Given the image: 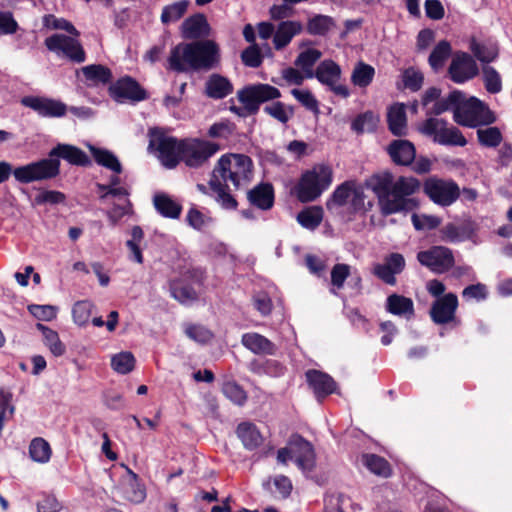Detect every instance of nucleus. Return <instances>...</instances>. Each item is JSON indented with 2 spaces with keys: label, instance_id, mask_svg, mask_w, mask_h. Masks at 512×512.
I'll return each instance as SVG.
<instances>
[{
  "label": "nucleus",
  "instance_id": "6e6552de",
  "mask_svg": "<svg viewBox=\"0 0 512 512\" xmlns=\"http://www.w3.org/2000/svg\"><path fill=\"white\" fill-rule=\"evenodd\" d=\"M239 101L243 104V113L240 108H232V110L241 115L255 114L261 103L278 99L281 92L274 86L269 84H255L250 85L237 93Z\"/></svg>",
  "mask_w": 512,
  "mask_h": 512
},
{
  "label": "nucleus",
  "instance_id": "c756f323",
  "mask_svg": "<svg viewBox=\"0 0 512 512\" xmlns=\"http://www.w3.org/2000/svg\"><path fill=\"white\" fill-rule=\"evenodd\" d=\"M469 49L482 63L494 61L499 54L498 45L491 41L478 42L476 39H471Z\"/></svg>",
  "mask_w": 512,
  "mask_h": 512
},
{
  "label": "nucleus",
  "instance_id": "7ed1b4c3",
  "mask_svg": "<svg viewBox=\"0 0 512 512\" xmlns=\"http://www.w3.org/2000/svg\"><path fill=\"white\" fill-rule=\"evenodd\" d=\"M334 172L326 163H318L304 171L293 188V193L302 203L319 198L333 182Z\"/></svg>",
  "mask_w": 512,
  "mask_h": 512
},
{
  "label": "nucleus",
  "instance_id": "423d86ee",
  "mask_svg": "<svg viewBox=\"0 0 512 512\" xmlns=\"http://www.w3.org/2000/svg\"><path fill=\"white\" fill-rule=\"evenodd\" d=\"M417 130L440 145L463 147L467 144L462 132L444 119L428 117L418 125Z\"/></svg>",
  "mask_w": 512,
  "mask_h": 512
},
{
  "label": "nucleus",
  "instance_id": "9b49d317",
  "mask_svg": "<svg viewBox=\"0 0 512 512\" xmlns=\"http://www.w3.org/2000/svg\"><path fill=\"white\" fill-rule=\"evenodd\" d=\"M365 194L363 188L354 181H346L339 185L326 202L328 210L349 206L356 211L364 207Z\"/></svg>",
  "mask_w": 512,
  "mask_h": 512
},
{
  "label": "nucleus",
  "instance_id": "6ab92c4d",
  "mask_svg": "<svg viewBox=\"0 0 512 512\" xmlns=\"http://www.w3.org/2000/svg\"><path fill=\"white\" fill-rule=\"evenodd\" d=\"M193 52L192 42L176 45L168 58L169 69L176 72L197 71Z\"/></svg>",
  "mask_w": 512,
  "mask_h": 512
},
{
  "label": "nucleus",
  "instance_id": "0e129e2a",
  "mask_svg": "<svg viewBox=\"0 0 512 512\" xmlns=\"http://www.w3.org/2000/svg\"><path fill=\"white\" fill-rule=\"evenodd\" d=\"M28 311L41 321H51L57 316V309L52 305L31 304L28 306Z\"/></svg>",
  "mask_w": 512,
  "mask_h": 512
},
{
  "label": "nucleus",
  "instance_id": "c85d7f7f",
  "mask_svg": "<svg viewBox=\"0 0 512 512\" xmlns=\"http://www.w3.org/2000/svg\"><path fill=\"white\" fill-rule=\"evenodd\" d=\"M386 310L393 315L410 318L414 314V304L410 298L392 294L386 300Z\"/></svg>",
  "mask_w": 512,
  "mask_h": 512
},
{
  "label": "nucleus",
  "instance_id": "864d4df0",
  "mask_svg": "<svg viewBox=\"0 0 512 512\" xmlns=\"http://www.w3.org/2000/svg\"><path fill=\"white\" fill-rule=\"evenodd\" d=\"M146 496L145 484L140 480L137 474L130 470V502L140 504L146 499Z\"/></svg>",
  "mask_w": 512,
  "mask_h": 512
},
{
  "label": "nucleus",
  "instance_id": "bb28decb",
  "mask_svg": "<svg viewBox=\"0 0 512 512\" xmlns=\"http://www.w3.org/2000/svg\"><path fill=\"white\" fill-rule=\"evenodd\" d=\"M389 130L396 136H402L407 131V117L405 105L401 103L393 104L387 113Z\"/></svg>",
  "mask_w": 512,
  "mask_h": 512
},
{
  "label": "nucleus",
  "instance_id": "f257e3e1",
  "mask_svg": "<svg viewBox=\"0 0 512 512\" xmlns=\"http://www.w3.org/2000/svg\"><path fill=\"white\" fill-rule=\"evenodd\" d=\"M420 187L419 180L414 177H400L393 182L392 175L385 173L374 188L381 213L387 216L417 208L419 202L410 196L419 191Z\"/></svg>",
  "mask_w": 512,
  "mask_h": 512
},
{
  "label": "nucleus",
  "instance_id": "de8ad7c7",
  "mask_svg": "<svg viewBox=\"0 0 512 512\" xmlns=\"http://www.w3.org/2000/svg\"><path fill=\"white\" fill-rule=\"evenodd\" d=\"M113 200V207L108 211L107 215L112 225L117 222L128 212V193L125 195H110L108 199ZM107 200V198L105 199Z\"/></svg>",
  "mask_w": 512,
  "mask_h": 512
},
{
  "label": "nucleus",
  "instance_id": "f704fd0d",
  "mask_svg": "<svg viewBox=\"0 0 512 512\" xmlns=\"http://www.w3.org/2000/svg\"><path fill=\"white\" fill-rule=\"evenodd\" d=\"M322 53L315 48H307L300 52L295 60V65L305 73L307 79L314 77V65L321 58Z\"/></svg>",
  "mask_w": 512,
  "mask_h": 512
},
{
  "label": "nucleus",
  "instance_id": "e2e57ef3",
  "mask_svg": "<svg viewBox=\"0 0 512 512\" xmlns=\"http://www.w3.org/2000/svg\"><path fill=\"white\" fill-rule=\"evenodd\" d=\"M222 392L226 398L238 405H242L247 398L245 391L235 382L224 383Z\"/></svg>",
  "mask_w": 512,
  "mask_h": 512
},
{
  "label": "nucleus",
  "instance_id": "39448f33",
  "mask_svg": "<svg viewBox=\"0 0 512 512\" xmlns=\"http://www.w3.org/2000/svg\"><path fill=\"white\" fill-rule=\"evenodd\" d=\"M89 151L94 159V161L110 170L113 174L110 176L109 181L107 183H97L98 188V195L101 200H104L108 198L110 195L117 196V195H125L127 194V190L123 187H117L119 184V174L122 173L123 168L116 157V155L105 149V148H99L95 147L93 145H89Z\"/></svg>",
  "mask_w": 512,
  "mask_h": 512
},
{
  "label": "nucleus",
  "instance_id": "dca6fc26",
  "mask_svg": "<svg viewBox=\"0 0 512 512\" xmlns=\"http://www.w3.org/2000/svg\"><path fill=\"white\" fill-rule=\"evenodd\" d=\"M317 80L330 87V89L338 96L347 98L350 95L347 86L340 84L341 68L332 60H325L319 64L314 72Z\"/></svg>",
  "mask_w": 512,
  "mask_h": 512
},
{
  "label": "nucleus",
  "instance_id": "4be33fe9",
  "mask_svg": "<svg viewBox=\"0 0 512 512\" xmlns=\"http://www.w3.org/2000/svg\"><path fill=\"white\" fill-rule=\"evenodd\" d=\"M294 459L302 470H311L315 463V453L312 445L300 436L291 438Z\"/></svg>",
  "mask_w": 512,
  "mask_h": 512
},
{
  "label": "nucleus",
  "instance_id": "20e7f679",
  "mask_svg": "<svg viewBox=\"0 0 512 512\" xmlns=\"http://www.w3.org/2000/svg\"><path fill=\"white\" fill-rule=\"evenodd\" d=\"M453 120L464 127L477 128L492 125L496 122L495 113L476 97H466L462 92V98L454 111Z\"/></svg>",
  "mask_w": 512,
  "mask_h": 512
},
{
  "label": "nucleus",
  "instance_id": "e433bc0d",
  "mask_svg": "<svg viewBox=\"0 0 512 512\" xmlns=\"http://www.w3.org/2000/svg\"><path fill=\"white\" fill-rule=\"evenodd\" d=\"M323 216L324 211L321 206H309L300 211L296 219L303 228L314 230L321 224Z\"/></svg>",
  "mask_w": 512,
  "mask_h": 512
},
{
  "label": "nucleus",
  "instance_id": "f3484780",
  "mask_svg": "<svg viewBox=\"0 0 512 512\" xmlns=\"http://www.w3.org/2000/svg\"><path fill=\"white\" fill-rule=\"evenodd\" d=\"M479 73L476 61L465 52L456 53L450 63L448 74L451 80L457 84H463Z\"/></svg>",
  "mask_w": 512,
  "mask_h": 512
},
{
  "label": "nucleus",
  "instance_id": "5fc2aeb1",
  "mask_svg": "<svg viewBox=\"0 0 512 512\" xmlns=\"http://www.w3.org/2000/svg\"><path fill=\"white\" fill-rule=\"evenodd\" d=\"M485 88L490 93H498L502 89V81L499 73L491 66L482 69Z\"/></svg>",
  "mask_w": 512,
  "mask_h": 512
},
{
  "label": "nucleus",
  "instance_id": "3c124183",
  "mask_svg": "<svg viewBox=\"0 0 512 512\" xmlns=\"http://www.w3.org/2000/svg\"><path fill=\"white\" fill-rule=\"evenodd\" d=\"M187 6V1H179L165 6L161 14V21L164 24H168L179 20L186 12Z\"/></svg>",
  "mask_w": 512,
  "mask_h": 512
},
{
  "label": "nucleus",
  "instance_id": "5701e85b",
  "mask_svg": "<svg viewBox=\"0 0 512 512\" xmlns=\"http://www.w3.org/2000/svg\"><path fill=\"white\" fill-rule=\"evenodd\" d=\"M303 30V25L300 21L286 20L280 22L275 30L273 36V45L276 50L285 48L295 37Z\"/></svg>",
  "mask_w": 512,
  "mask_h": 512
},
{
  "label": "nucleus",
  "instance_id": "c03bdc74",
  "mask_svg": "<svg viewBox=\"0 0 512 512\" xmlns=\"http://www.w3.org/2000/svg\"><path fill=\"white\" fill-rule=\"evenodd\" d=\"M51 452L49 443L41 437L34 438L29 445V455L35 462H48Z\"/></svg>",
  "mask_w": 512,
  "mask_h": 512
},
{
  "label": "nucleus",
  "instance_id": "2eb2a0df",
  "mask_svg": "<svg viewBox=\"0 0 512 512\" xmlns=\"http://www.w3.org/2000/svg\"><path fill=\"white\" fill-rule=\"evenodd\" d=\"M418 261L435 273H444L454 265V257L450 249L434 246L417 254Z\"/></svg>",
  "mask_w": 512,
  "mask_h": 512
},
{
  "label": "nucleus",
  "instance_id": "1a4fd4ad",
  "mask_svg": "<svg viewBox=\"0 0 512 512\" xmlns=\"http://www.w3.org/2000/svg\"><path fill=\"white\" fill-rule=\"evenodd\" d=\"M149 148L166 168H175L181 162V140L152 131Z\"/></svg>",
  "mask_w": 512,
  "mask_h": 512
},
{
  "label": "nucleus",
  "instance_id": "c9c22d12",
  "mask_svg": "<svg viewBox=\"0 0 512 512\" xmlns=\"http://www.w3.org/2000/svg\"><path fill=\"white\" fill-rule=\"evenodd\" d=\"M477 140L479 144L486 148H496L503 141V134L499 127L480 126L477 127Z\"/></svg>",
  "mask_w": 512,
  "mask_h": 512
},
{
  "label": "nucleus",
  "instance_id": "7c9ffc66",
  "mask_svg": "<svg viewBox=\"0 0 512 512\" xmlns=\"http://www.w3.org/2000/svg\"><path fill=\"white\" fill-rule=\"evenodd\" d=\"M205 89L209 97L221 99L232 92L233 86L227 78L212 74L206 81Z\"/></svg>",
  "mask_w": 512,
  "mask_h": 512
},
{
  "label": "nucleus",
  "instance_id": "aec40b11",
  "mask_svg": "<svg viewBox=\"0 0 512 512\" xmlns=\"http://www.w3.org/2000/svg\"><path fill=\"white\" fill-rule=\"evenodd\" d=\"M49 159L59 160L63 159L71 165L86 167L91 165L89 156L79 147L66 144L58 143L48 153Z\"/></svg>",
  "mask_w": 512,
  "mask_h": 512
},
{
  "label": "nucleus",
  "instance_id": "0eeeda50",
  "mask_svg": "<svg viewBox=\"0 0 512 512\" xmlns=\"http://www.w3.org/2000/svg\"><path fill=\"white\" fill-rule=\"evenodd\" d=\"M15 180L21 184L54 179L60 174V161L43 158L12 169Z\"/></svg>",
  "mask_w": 512,
  "mask_h": 512
},
{
  "label": "nucleus",
  "instance_id": "473e14b6",
  "mask_svg": "<svg viewBox=\"0 0 512 512\" xmlns=\"http://www.w3.org/2000/svg\"><path fill=\"white\" fill-rule=\"evenodd\" d=\"M236 432L237 436L247 449H255L263 442V436L258 428L252 423L244 422L239 424Z\"/></svg>",
  "mask_w": 512,
  "mask_h": 512
},
{
  "label": "nucleus",
  "instance_id": "b1692460",
  "mask_svg": "<svg viewBox=\"0 0 512 512\" xmlns=\"http://www.w3.org/2000/svg\"><path fill=\"white\" fill-rule=\"evenodd\" d=\"M181 33L185 39H198L209 35L210 25L203 14H196L184 20Z\"/></svg>",
  "mask_w": 512,
  "mask_h": 512
},
{
  "label": "nucleus",
  "instance_id": "f8f14e48",
  "mask_svg": "<svg viewBox=\"0 0 512 512\" xmlns=\"http://www.w3.org/2000/svg\"><path fill=\"white\" fill-rule=\"evenodd\" d=\"M423 191L432 202L440 206H450L460 195L459 186L453 180L435 176L424 181Z\"/></svg>",
  "mask_w": 512,
  "mask_h": 512
},
{
  "label": "nucleus",
  "instance_id": "09e8293b",
  "mask_svg": "<svg viewBox=\"0 0 512 512\" xmlns=\"http://www.w3.org/2000/svg\"><path fill=\"white\" fill-rule=\"evenodd\" d=\"M43 25L46 28L53 29V30H64L70 35L73 36H79V31L74 27V25L64 19V18H57L53 14H47L43 17Z\"/></svg>",
  "mask_w": 512,
  "mask_h": 512
},
{
  "label": "nucleus",
  "instance_id": "79ce46f5",
  "mask_svg": "<svg viewBox=\"0 0 512 512\" xmlns=\"http://www.w3.org/2000/svg\"><path fill=\"white\" fill-rule=\"evenodd\" d=\"M379 123V116L371 111L358 115L351 124V129L357 134L372 132Z\"/></svg>",
  "mask_w": 512,
  "mask_h": 512
},
{
  "label": "nucleus",
  "instance_id": "4c0bfd02",
  "mask_svg": "<svg viewBox=\"0 0 512 512\" xmlns=\"http://www.w3.org/2000/svg\"><path fill=\"white\" fill-rule=\"evenodd\" d=\"M153 202L156 210L164 217L175 219L181 213V205L166 194H156Z\"/></svg>",
  "mask_w": 512,
  "mask_h": 512
},
{
  "label": "nucleus",
  "instance_id": "680f3d73",
  "mask_svg": "<svg viewBox=\"0 0 512 512\" xmlns=\"http://www.w3.org/2000/svg\"><path fill=\"white\" fill-rule=\"evenodd\" d=\"M413 226L416 230H431L441 224V219L427 214H413L411 217Z\"/></svg>",
  "mask_w": 512,
  "mask_h": 512
},
{
  "label": "nucleus",
  "instance_id": "a211bd4d",
  "mask_svg": "<svg viewBox=\"0 0 512 512\" xmlns=\"http://www.w3.org/2000/svg\"><path fill=\"white\" fill-rule=\"evenodd\" d=\"M21 104L48 118L62 117L67 111V106L62 101L41 96H25L21 99Z\"/></svg>",
  "mask_w": 512,
  "mask_h": 512
},
{
  "label": "nucleus",
  "instance_id": "603ef678",
  "mask_svg": "<svg viewBox=\"0 0 512 512\" xmlns=\"http://www.w3.org/2000/svg\"><path fill=\"white\" fill-rule=\"evenodd\" d=\"M93 304L88 300L78 301L72 309L74 322L79 326H84L89 322L91 317Z\"/></svg>",
  "mask_w": 512,
  "mask_h": 512
},
{
  "label": "nucleus",
  "instance_id": "6e6d98bb",
  "mask_svg": "<svg viewBox=\"0 0 512 512\" xmlns=\"http://www.w3.org/2000/svg\"><path fill=\"white\" fill-rule=\"evenodd\" d=\"M172 296L183 304H189L197 299V293L190 286L174 282L171 286Z\"/></svg>",
  "mask_w": 512,
  "mask_h": 512
},
{
  "label": "nucleus",
  "instance_id": "ddd939ff",
  "mask_svg": "<svg viewBox=\"0 0 512 512\" xmlns=\"http://www.w3.org/2000/svg\"><path fill=\"white\" fill-rule=\"evenodd\" d=\"M45 46L49 51L62 53L70 61L82 63L86 55L78 40L64 34H53L45 39Z\"/></svg>",
  "mask_w": 512,
  "mask_h": 512
},
{
  "label": "nucleus",
  "instance_id": "58836bf2",
  "mask_svg": "<svg viewBox=\"0 0 512 512\" xmlns=\"http://www.w3.org/2000/svg\"><path fill=\"white\" fill-rule=\"evenodd\" d=\"M36 327L39 331L42 332L44 343L49 348L51 353L56 357L64 355L66 352V347L60 340L58 333L41 323H37Z\"/></svg>",
  "mask_w": 512,
  "mask_h": 512
},
{
  "label": "nucleus",
  "instance_id": "37998d69",
  "mask_svg": "<svg viewBox=\"0 0 512 512\" xmlns=\"http://www.w3.org/2000/svg\"><path fill=\"white\" fill-rule=\"evenodd\" d=\"M374 75L375 70L371 65L359 62L352 71L351 81L355 86L364 88L372 82Z\"/></svg>",
  "mask_w": 512,
  "mask_h": 512
},
{
  "label": "nucleus",
  "instance_id": "8fccbe9b",
  "mask_svg": "<svg viewBox=\"0 0 512 512\" xmlns=\"http://www.w3.org/2000/svg\"><path fill=\"white\" fill-rule=\"evenodd\" d=\"M210 186L211 189L216 193V201L224 209H236L237 201L230 193L226 191L225 187H223L220 182H217V180L213 178L210 181Z\"/></svg>",
  "mask_w": 512,
  "mask_h": 512
},
{
  "label": "nucleus",
  "instance_id": "9d476101",
  "mask_svg": "<svg viewBox=\"0 0 512 512\" xmlns=\"http://www.w3.org/2000/svg\"><path fill=\"white\" fill-rule=\"evenodd\" d=\"M181 149V162L188 167L198 168L219 150V145L198 138H188L181 140Z\"/></svg>",
  "mask_w": 512,
  "mask_h": 512
},
{
  "label": "nucleus",
  "instance_id": "4468645a",
  "mask_svg": "<svg viewBox=\"0 0 512 512\" xmlns=\"http://www.w3.org/2000/svg\"><path fill=\"white\" fill-rule=\"evenodd\" d=\"M197 71H208L219 66L221 50L214 40H200L192 42Z\"/></svg>",
  "mask_w": 512,
  "mask_h": 512
},
{
  "label": "nucleus",
  "instance_id": "a19ab883",
  "mask_svg": "<svg viewBox=\"0 0 512 512\" xmlns=\"http://www.w3.org/2000/svg\"><path fill=\"white\" fill-rule=\"evenodd\" d=\"M362 463L371 473L377 476L388 477L391 475L390 464L383 457L375 454H364Z\"/></svg>",
  "mask_w": 512,
  "mask_h": 512
},
{
  "label": "nucleus",
  "instance_id": "338daca9",
  "mask_svg": "<svg viewBox=\"0 0 512 512\" xmlns=\"http://www.w3.org/2000/svg\"><path fill=\"white\" fill-rule=\"evenodd\" d=\"M109 95L117 102H124L125 99H128V75L110 85Z\"/></svg>",
  "mask_w": 512,
  "mask_h": 512
},
{
  "label": "nucleus",
  "instance_id": "cd10ccee",
  "mask_svg": "<svg viewBox=\"0 0 512 512\" xmlns=\"http://www.w3.org/2000/svg\"><path fill=\"white\" fill-rule=\"evenodd\" d=\"M241 343L255 354H273L275 352L274 344L258 333H245L242 336Z\"/></svg>",
  "mask_w": 512,
  "mask_h": 512
},
{
  "label": "nucleus",
  "instance_id": "774afa93",
  "mask_svg": "<svg viewBox=\"0 0 512 512\" xmlns=\"http://www.w3.org/2000/svg\"><path fill=\"white\" fill-rule=\"evenodd\" d=\"M350 275V266L347 264H336L331 271V284L337 289H341L345 280Z\"/></svg>",
  "mask_w": 512,
  "mask_h": 512
},
{
  "label": "nucleus",
  "instance_id": "49530a36",
  "mask_svg": "<svg viewBox=\"0 0 512 512\" xmlns=\"http://www.w3.org/2000/svg\"><path fill=\"white\" fill-rule=\"evenodd\" d=\"M451 53V46L447 41H440L429 56V64L435 71L441 69Z\"/></svg>",
  "mask_w": 512,
  "mask_h": 512
},
{
  "label": "nucleus",
  "instance_id": "4d7b16f0",
  "mask_svg": "<svg viewBox=\"0 0 512 512\" xmlns=\"http://www.w3.org/2000/svg\"><path fill=\"white\" fill-rule=\"evenodd\" d=\"M264 111L281 123H286L293 116V109L281 102H274L265 106Z\"/></svg>",
  "mask_w": 512,
  "mask_h": 512
},
{
  "label": "nucleus",
  "instance_id": "393cba45",
  "mask_svg": "<svg viewBox=\"0 0 512 512\" xmlns=\"http://www.w3.org/2000/svg\"><path fill=\"white\" fill-rule=\"evenodd\" d=\"M392 160L399 165H409L415 158V147L408 140H395L387 148Z\"/></svg>",
  "mask_w": 512,
  "mask_h": 512
},
{
  "label": "nucleus",
  "instance_id": "412c9836",
  "mask_svg": "<svg viewBox=\"0 0 512 512\" xmlns=\"http://www.w3.org/2000/svg\"><path fill=\"white\" fill-rule=\"evenodd\" d=\"M457 307V296L453 293H448L433 303L430 316L435 323L445 324L454 319Z\"/></svg>",
  "mask_w": 512,
  "mask_h": 512
},
{
  "label": "nucleus",
  "instance_id": "2f4dec72",
  "mask_svg": "<svg viewBox=\"0 0 512 512\" xmlns=\"http://www.w3.org/2000/svg\"><path fill=\"white\" fill-rule=\"evenodd\" d=\"M82 73L89 85H106L112 81L111 70L101 64H91L82 68Z\"/></svg>",
  "mask_w": 512,
  "mask_h": 512
},
{
  "label": "nucleus",
  "instance_id": "052dcab7",
  "mask_svg": "<svg viewBox=\"0 0 512 512\" xmlns=\"http://www.w3.org/2000/svg\"><path fill=\"white\" fill-rule=\"evenodd\" d=\"M291 94L294 98L299 101L305 108L314 112L315 114L319 113V104L315 96L311 93V91L306 89H293Z\"/></svg>",
  "mask_w": 512,
  "mask_h": 512
},
{
  "label": "nucleus",
  "instance_id": "a878e982",
  "mask_svg": "<svg viewBox=\"0 0 512 512\" xmlns=\"http://www.w3.org/2000/svg\"><path fill=\"white\" fill-rule=\"evenodd\" d=\"M306 378L309 386L317 396H325L334 392L336 384L328 375L318 370H309L306 372Z\"/></svg>",
  "mask_w": 512,
  "mask_h": 512
},
{
  "label": "nucleus",
  "instance_id": "ea45409f",
  "mask_svg": "<svg viewBox=\"0 0 512 512\" xmlns=\"http://www.w3.org/2000/svg\"><path fill=\"white\" fill-rule=\"evenodd\" d=\"M462 98V92L455 90L451 92L447 97L445 98H439L438 101L435 102L431 107L426 110L427 115H440L445 111H448L450 109L453 110V112L456 109V106L459 105V102Z\"/></svg>",
  "mask_w": 512,
  "mask_h": 512
},
{
  "label": "nucleus",
  "instance_id": "a18cd8bd",
  "mask_svg": "<svg viewBox=\"0 0 512 512\" xmlns=\"http://www.w3.org/2000/svg\"><path fill=\"white\" fill-rule=\"evenodd\" d=\"M334 20L327 15H315L307 22V31L312 35H324L334 27Z\"/></svg>",
  "mask_w": 512,
  "mask_h": 512
},
{
  "label": "nucleus",
  "instance_id": "f03ea898",
  "mask_svg": "<svg viewBox=\"0 0 512 512\" xmlns=\"http://www.w3.org/2000/svg\"><path fill=\"white\" fill-rule=\"evenodd\" d=\"M254 167L251 158L244 154H226L217 162L213 178L222 179L226 187L231 184L235 189H245L252 182Z\"/></svg>",
  "mask_w": 512,
  "mask_h": 512
},
{
  "label": "nucleus",
  "instance_id": "13d9d810",
  "mask_svg": "<svg viewBox=\"0 0 512 512\" xmlns=\"http://www.w3.org/2000/svg\"><path fill=\"white\" fill-rule=\"evenodd\" d=\"M66 196L60 191L44 190L37 194L32 202L33 206H40L44 204H60L64 203Z\"/></svg>",
  "mask_w": 512,
  "mask_h": 512
},
{
  "label": "nucleus",
  "instance_id": "69168bd1",
  "mask_svg": "<svg viewBox=\"0 0 512 512\" xmlns=\"http://www.w3.org/2000/svg\"><path fill=\"white\" fill-rule=\"evenodd\" d=\"M404 86L412 91H418L423 84V75L414 68H408L402 75Z\"/></svg>",
  "mask_w": 512,
  "mask_h": 512
},
{
  "label": "nucleus",
  "instance_id": "bf43d9fd",
  "mask_svg": "<svg viewBox=\"0 0 512 512\" xmlns=\"http://www.w3.org/2000/svg\"><path fill=\"white\" fill-rule=\"evenodd\" d=\"M267 485L272 493L285 498L292 490V483L286 476L279 475L267 482Z\"/></svg>",
  "mask_w": 512,
  "mask_h": 512
},
{
  "label": "nucleus",
  "instance_id": "72a5a7b5",
  "mask_svg": "<svg viewBox=\"0 0 512 512\" xmlns=\"http://www.w3.org/2000/svg\"><path fill=\"white\" fill-rule=\"evenodd\" d=\"M250 203L260 209H270L273 205L274 195L270 185H259L248 192Z\"/></svg>",
  "mask_w": 512,
  "mask_h": 512
}]
</instances>
